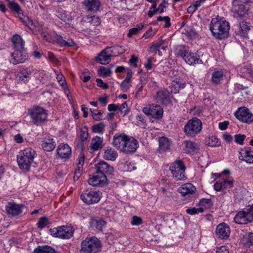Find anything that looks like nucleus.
<instances>
[{"instance_id":"nucleus-1","label":"nucleus","mask_w":253,"mask_h":253,"mask_svg":"<svg viewBox=\"0 0 253 253\" xmlns=\"http://www.w3.org/2000/svg\"><path fill=\"white\" fill-rule=\"evenodd\" d=\"M229 23L221 19L212 18L210 24V31L217 39L227 38L229 36Z\"/></svg>"},{"instance_id":"nucleus-2","label":"nucleus","mask_w":253,"mask_h":253,"mask_svg":"<svg viewBox=\"0 0 253 253\" xmlns=\"http://www.w3.org/2000/svg\"><path fill=\"white\" fill-rule=\"evenodd\" d=\"M28 115L32 123L36 126H42L48 120V111L39 105H34L29 108Z\"/></svg>"},{"instance_id":"nucleus-3","label":"nucleus","mask_w":253,"mask_h":253,"mask_svg":"<svg viewBox=\"0 0 253 253\" xmlns=\"http://www.w3.org/2000/svg\"><path fill=\"white\" fill-rule=\"evenodd\" d=\"M36 155V152L31 148L19 152L17 156V161L21 169L29 170Z\"/></svg>"},{"instance_id":"nucleus-4","label":"nucleus","mask_w":253,"mask_h":253,"mask_svg":"<svg viewBox=\"0 0 253 253\" xmlns=\"http://www.w3.org/2000/svg\"><path fill=\"white\" fill-rule=\"evenodd\" d=\"M102 244L96 237H87L81 242V253H99L101 252Z\"/></svg>"},{"instance_id":"nucleus-5","label":"nucleus","mask_w":253,"mask_h":253,"mask_svg":"<svg viewBox=\"0 0 253 253\" xmlns=\"http://www.w3.org/2000/svg\"><path fill=\"white\" fill-rule=\"evenodd\" d=\"M175 53L177 56L182 57L189 65L203 63L202 60L200 59L199 56L196 53L189 51L184 46H178L175 50Z\"/></svg>"},{"instance_id":"nucleus-6","label":"nucleus","mask_w":253,"mask_h":253,"mask_svg":"<svg viewBox=\"0 0 253 253\" xmlns=\"http://www.w3.org/2000/svg\"><path fill=\"white\" fill-rule=\"evenodd\" d=\"M202 129L201 121L197 118H193L189 120L185 124L183 131L187 136L194 137L201 132Z\"/></svg>"},{"instance_id":"nucleus-7","label":"nucleus","mask_w":253,"mask_h":253,"mask_svg":"<svg viewBox=\"0 0 253 253\" xmlns=\"http://www.w3.org/2000/svg\"><path fill=\"white\" fill-rule=\"evenodd\" d=\"M102 193L99 190L93 189H87L81 195L83 202L88 205L98 203L101 198Z\"/></svg>"},{"instance_id":"nucleus-8","label":"nucleus","mask_w":253,"mask_h":253,"mask_svg":"<svg viewBox=\"0 0 253 253\" xmlns=\"http://www.w3.org/2000/svg\"><path fill=\"white\" fill-rule=\"evenodd\" d=\"M251 1L249 0H234L232 2L235 16L242 18L248 14Z\"/></svg>"},{"instance_id":"nucleus-9","label":"nucleus","mask_w":253,"mask_h":253,"mask_svg":"<svg viewBox=\"0 0 253 253\" xmlns=\"http://www.w3.org/2000/svg\"><path fill=\"white\" fill-rule=\"evenodd\" d=\"M185 169L186 167L183 162L180 160L175 161L169 167V170L172 176L178 180H186Z\"/></svg>"},{"instance_id":"nucleus-10","label":"nucleus","mask_w":253,"mask_h":253,"mask_svg":"<svg viewBox=\"0 0 253 253\" xmlns=\"http://www.w3.org/2000/svg\"><path fill=\"white\" fill-rule=\"evenodd\" d=\"M41 36L44 40L48 42H52L55 41L57 44L62 46L71 47L75 45V42L72 39L65 37H62L57 34H56L54 39L47 33L45 32H42L41 33Z\"/></svg>"},{"instance_id":"nucleus-11","label":"nucleus","mask_w":253,"mask_h":253,"mask_svg":"<svg viewBox=\"0 0 253 253\" xmlns=\"http://www.w3.org/2000/svg\"><path fill=\"white\" fill-rule=\"evenodd\" d=\"M49 232L53 237L68 239L73 236L74 230L71 226H61L50 229Z\"/></svg>"},{"instance_id":"nucleus-12","label":"nucleus","mask_w":253,"mask_h":253,"mask_svg":"<svg viewBox=\"0 0 253 253\" xmlns=\"http://www.w3.org/2000/svg\"><path fill=\"white\" fill-rule=\"evenodd\" d=\"M32 73L30 68L20 66L15 72V80L18 83L26 84L31 80Z\"/></svg>"},{"instance_id":"nucleus-13","label":"nucleus","mask_w":253,"mask_h":253,"mask_svg":"<svg viewBox=\"0 0 253 253\" xmlns=\"http://www.w3.org/2000/svg\"><path fill=\"white\" fill-rule=\"evenodd\" d=\"M234 115L238 120L242 122L248 124L253 122V114L245 107L238 108L234 113Z\"/></svg>"},{"instance_id":"nucleus-14","label":"nucleus","mask_w":253,"mask_h":253,"mask_svg":"<svg viewBox=\"0 0 253 253\" xmlns=\"http://www.w3.org/2000/svg\"><path fill=\"white\" fill-rule=\"evenodd\" d=\"M143 112L147 116H151L153 118L160 119L163 115L162 108L158 105H149L143 108Z\"/></svg>"},{"instance_id":"nucleus-15","label":"nucleus","mask_w":253,"mask_h":253,"mask_svg":"<svg viewBox=\"0 0 253 253\" xmlns=\"http://www.w3.org/2000/svg\"><path fill=\"white\" fill-rule=\"evenodd\" d=\"M11 58L9 62L14 65L24 63L28 58V54L24 49L15 50L11 53Z\"/></svg>"},{"instance_id":"nucleus-16","label":"nucleus","mask_w":253,"mask_h":253,"mask_svg":"<svg viewBox=\"0 0 253 253\" xmlns=\"http://www.w3.org/2000/svg\"><path fill=\"white\" fill-rule=\"evenodd\" d=\"M196 188L190 183H186L178 188L177 191L186 199L193 197L195 194Z\"/></svg>"},{"instance_id":"nucleus-17","label":"nucleus","mask_w":253,"mask_h":253,"mask_svg":"<svg viewBox=\"0 0 253 253\" xmlns=\"http://www.w3.org/2000/svg\"><path fill=\"white\" fill-rule=\"evenodd\" d=\"M83 4L84 9L91 14H94L98 11L101 5L99 0H84Z\"/></svg>"},{"instance_id":"nucleus-18","label":"nucleus","mask_w":253,"mask_h":253,"mask_svg":"<svg viewBox=\"0 0 253 253\" xmlns=\"http://www.w3.org/2000/svg\"><path fill=\"white\" fill-rule=\"evenodd\" d=\"M96 172L99 174L107 175H111L114 171V169L108 163L101 161L95 165Z\"/></svg>"},{"instance_id":"nucleus-19","label":"nucleus","mask_w":253,"mask_h":253,"mask_svg":"<svg viewBox=\"0 0 253 253\" xmlns=\"http://www.w3.org/2000/svg\"><path fill=\"white\" fill-rule=\"evenodd\" d=\"M216 234L220 239H227L230 234V228L226 223H222L218 225L216 228Z\"/></svg>"},{"instance_id":"nucleus-20","label":"nucleus","mask_w":253,"mask_h":253,"mask_svg":"<svg viewBox=\"0 0 253 253\" xmlns=\"http://www.w3.org/2000/svg\"><path fill=\"white\" fill-rule=\"evenodd\" d=\"M139 144L136 139L133 138H128L122 152L125 153H133L138 147Z\"/></svg>"},{"instance_id":"nucleus-21","label":"nucleus","mask_w":253,"mask_h":253,"mask_svg":"<svg viewBox=\"0 0 253 253\" xmlns=\"http://www.w3.org/2000/svg\"><path fill=\"white\" fill-rule=\"evenodd\" d=\"M107 179L105 175L95 173L92 177L88 180V183L89 185L93 186H103L106 184Z\"/></svg>"},{"instance_id":"nucleus-22","label":"nucleus","mask_w":253,"mask_h":253,"mask_svg":"<svg viewBox=\"0 0 253 253\" xmlns=\"http://www.w3.org/2000/svg\"><path fill=\"white\" fill-rule=\"evenodd\" d=\"M239 159L249 164H253V148L247 147L240 152Z\"/></svg>"},{"instance_id":"nucleus-23","label":"nucleus","mask_w":253,"mask_h":253,"mask_svg":"<svg viewBox=\"0 0 253 253\" xmlns=\"http://www.w3.org/2000/svg\"><path fill=\"white\" fill-rule=\"evenodd\" d=\"M71 153V148L66 143L60 144L57 149V154L61 159H69Z\"/></svg>"},{"instance_id":"nucleus-24","label":"nucleus","mask_w":253,"mask_h":253,"mask_svg":"<svg viewBox=\"0 0 253 253\" xmlns=\"http://www.w3.org/2000/svg\"><path fill=\"white\" fill-rule=\"evenodd\" d=\"M128 138V137L125 134H115L113 137V145L121 151Z\"/></svg>"},{"instance_id":"nucleus-25","label":"nucleus","mask_w":253,"mask_h":253,"mask_svg":"<svg viewBox=\"0 0 253 253\" xmlns=\"http://www.w3.org/2000/svg\"><path fill=\"white\" fill-rule=\"evenodd\" d=\"M21 206L14 202H9L6 206L5 209L7 213L12 216H16L22 212Z\"/></svg>"},{"instance_id":"nucleus-26","label":"nucleus","mask_w":253,"mask_h":253,"mask_svg":"<svg viewBox=\"0 0 253 253\" xmlns=\"http://www.w3.org/2000/svg\"><path fill=\"white\" fill-rule=\"evenodd\" d=\"M155 99L158 103L168 104L170 102L169 92L167 90H160L157 92Z\"/></svg>"},{"instance_id":"nucleus-27","label":"nucleus","mask_w":253,"mask_h":253,"mask_svg":"<svg viewBox=\"0 0 253 253\" xmlns=\"http://www.w3.org/2000/svg\"><path fill=\"white\" fill-rule=\"evenodd\" d=\"M111 57L112 55L110 52V49L106 47L98 55L97 61L101 64L106 65L110 62Z\"/></svg>"},{"instance_id":"nucleus-28","label":"nucleus","mask_w":253,"mask_h":253,"mask_svg":"<svg viewBox=\"0 0 253 253\" xmlns=\"http://www.w3.org/2000/svg\"><path fill=\"white\" fill-rule=\"evenodd\" d=\"M11 41L12 43V46L15 50L24 49L25 42L19 35H14L12 37Z\"/></svg>"},{"instance_id":"nucleus-29","label":"nucleus","mask_w":253,"mask_h":253,"mask_svg":"<svg viewBox=\"0 0 253 253\" xmlns=\"http://www.w3.org/2000/svg\"><path fill=\"white\" fill-rule=\"evenodd\" d=\"M41 145L42 149L47 152L52 151L56 145L54 139L51 138H43L42 140Z\"/></svg>"},{"instance_id":"nucleus-30","label":"nucleus","mask_w":253,"mask_h":253,"mask_svg":"<svg viewBox=\"0 0 253 253\" xmlns=\"http://www.w3.org/2000/svg\"><path fill=\"white\" fill-rule=\"evenodd\" d=\"M184 150L187 154L196 153L199 150L198 145L194 142L190 140H186L184 141Z\"/></svg>"},{"instance_id":"nucleus-31","label":"nucleus","mask_w":253,"mask_h":253,"mask_svg":"<svg viewBox=\"0 0 253 253\" xmlns=\"http://www.w3.org/2000/svg\"><path fill=\"white\" fill-rule=\"evenodd\" d=\"M185 84L180 78H175L172 80L171 84V91L174 93H177L181 88H184Z\"/></svg>"},{"instance_id":"nucleus-32","label":"nucleus","mask_w":253,"mask_h":253,"mask_svg":"<svg viewBox=\"0 0 253 253\" xmlns=\"http://www.w3.org/2000/svg\"><path fill=\"white\" fill-rule=\"evenodd\" d=\"M103 137L96 136L93 137L90 144L89 147L93 151H97L103 147Z\"/></svg>"},{"instance_id":"nucleus-33","label":"nucleus","mask_w":253,"mask_h":253,"mask_svg":"<svg viewBox=\"0 0 253 253\" xmlns=\"http://www.w3.org/2000/svg\"><path fill=\"white\" fill-rule=\"evenodd\" d=\"M224 76V73L222 70H214L211 74V82L213 84L217 85L221 83Z\"/></svg>"},{"instance_id":"nucleus-34","label":"nucleus","mask_w":253,"mask_h":253,"mask_svg":"<svg viewBox=\"0 0 253 253\" xmlns=\"http://www.w3.org/2000/svg\"><path fill=\"white\" fill-rule=\"evenodd\" d=\"M118 153L112 148H107L104 152L103 158L108 161H114L118 157Z\"/></svg>"},{"instance_id":"nucleus-35","label":"nucleus","mask_w":253,"mask_h":253,"mask_svg":"<svg viewBox=\"0 0 253 253\" xmlns=\"http://www.w3.org/2000/svg\"><path fill=\"white\" fill-rule=\"evenodd\" d=\"M159 141V150L160 152L163 153L170 149V142L168 138L165 137H160Z\"/></svg>"},{"instance_id":"nucleus-36","label":"nucleus","mask_w":253,"mask_h":253,"mask_svg":"<svg viewBox=\"0 0 253 253\" xmlns=\"http://www.w3.org/2000/svg\"><path fill=\"white\" fill-rule=\"evenodd\" d=\"M239 27V35L243 38H248V32L250 31L251 27L250 23L244 21L240 23Z\"/></svg>"},{"instance_id":"nucleus-37","label":"nucleus","mask_w":253,"mask_h":253,"mask_svg":"<svg viewBox=\"0 0 253 253\" xmlns=\"http://www.w3.org/2000/svg\"><path fill=\"white\" fill-rule=\"evenodd\" d=\"M234 221L239 224H246L249 223L243 211H239L234 218Z\"/></svg>"},{"instance_id":"nucleus-38","label":"nucleus","mask_w":253,"mask_h":253,"mask_svg":"<svg viewBox=\"0 0 253 253\" xmlns=\"http://www.w3.org/2000/svg\"><path fill=\"white\" fill-rule=\"evenodd\" d=\"M88 134L87 128L82 129L81 131V134L80 135V139L78 140L77 143V147L79 148L83 149L84 147V142L87 140L88 138Z\"/></svg>"},{"instance_id":"nucleus-39","label":"nucleus","mask_w":253,"mask_h":253,"mask_svg":"<svg viewBox=\"0 0 253 253\" xmlns=\"http://www.w3.org/2000/svg\"><path fill=\"white\" fill-rule=\"evenodd\" d=\"M33 253H56L55 251L48 246H38L36 248Z\"/></svg>"},{"instance_id":"nucleus-40","label":"nucleus","mask_w":253,"mask_h":253,"mask_svg":"<svg viewBox=\"0 0 253 253\" xmlns=\"http://www.w3.org/2000/svg\"><path fill=\"white\" fill-rule=\"evenodd\" d=\"M205 143L207 145L211 147H216L220 144L219 139L215 136L207 137L205 139Z\"/></svg>"},{"instance_id":"nucleus-41","label":"nucleus","mask_w":253,"mask_h":253,"mask_svg":"<svg viewBox=\"0 0 253 253\" xmlns=\"http://www.w3.org/2000/svg\"><path fill=\"white\" fill-rule=\"evenodd\" d=\"M105 125L104 122H100L92 126L91 129L93 132L103 134L105 131Z\"/></svg>"},{"instance_id":"nucleus-42","label":"nucleus","mask_w":253,"mask_h":253,"mask_svg":"<svg viewBox=\"0 0 253 253\" xmlns=\"http://www.w3.org/2000/svg\"><path fill=\"white\" fill-rule=\"evenodd\" d=\"M110 49V53L112 56H116L124 52L125 50L121 46L116 45L112 47H107Z\"/></svg>"},{"instance_id":"nucleus-43","label":"nucleus","mask_w":253,"mask_h":253,"mask_svg":"<svg viewBox=\"0 0 253 253\" xmlns=\"http://www.w3.org/2000/svg\"><path fill=\"white\" fill-rule=\"evenodd\" d=\"M249 223L253 221V205H249L243 210Z\"/></svg>"},{"instance_id":"nucleus-44","label":"nucleus","mask_w":253,"mask_h":253,"mask_svg":"<svg viewBox=\"0 0 253 253\" xmlns=\"http://www.w3.org/2000/svg\"><path fill=\"white\" fill-rule=\"evenodd\" d=\"M93 225L99 231H102L104 227L105 226L106 222L102 219H96L92 221Z\"/></svg>"},{"instance_id":"nucleus-45","label":"nucleus","mask_w":253,"mask_h":253,"mask_svg":"<svg viewBox=\"0 0 253 253\" xmlns=\"http://www.w3.org/2000/svg\"><path fill=\"white\" fill-rule=\"evenodd\" d=\"M112 71L104 66H101L98 70V74L100 77H107L111 75Z\"/></svg>"},{"instance_id":"nucleus-46","label":"nucleus","mask_w":253,"mask_h":253,"mask_svg":"<svg viewBox=\"0 0 253 253\" xmlns=\"http://www.w3.org/2000/svg\"><path fill=\"white\" fill-rule=\"evenodd\" d=\"M54 72L56 74V79L61 86H66V82L64 76L63 74L55 70Z\"/></svg>"},{"instance_id":"nucleus-47","label":"nucleus","mask_w":253,"mask_h":253,"mask_svg":"<svg viewBox=\"0 0 253 253\" xmlns=\"http://www.w3.org/2000/svg\"><path fill=\"white\" fill-rule=\"evenodd\" d=\"M9 6L10 8L12 10H13L18 14L22 13V9L20 8V6L17 3L13 1H10L9 2Z\"/></svg>"},{"instance_id":"nucleus-48","label":"nucleus","mask_w":253,"mask_h":253,"mask_svg":"<svg viewBox=\"0 0 253 253\" xmlns=\"http://www.w3.org/2000/svg\"><path fill=\"white\" fill-rule=\"evenodd\" d=\"M48 218L46 217H41L38 223H37V226L39 228L42 229L44 228L48 224Z\"/></svg>"},{"instance_id":"nucleus-49","label":"nucleus","mask_w":253,"mask_h":253,"mask_svg":"<svg viewBox=\"0 0 253 253\" xmlns=\"http://www.w3.org/2000/svg\"><path fill=\"white\" fill-rule=\"evenodd\" d=\"M199 205L208 209L212 206V202L210 199H202L199 201Z\"/></svg>"},{"instance_id":"nucleus-50","label":"nucleus","mask_w":253,"mask_h":253,"mask_svg":"<svg viewBox=\"0 0 253 253\" xmlns=\"http://www.w3.org/2000/svg\"><path fill=\"white\" fill-rule=\"evenodd\" d=\"M204 211V209L201 207L199 208H193L191 209H187L186 210V213L190 215H195L199 213H202Z\"/></svg>"},{"instance_id":"nucleus-51","label":"nucleus","mask_w":253,"mask_h":253,"mask_svg":"<svg viewBox=\"0 0 253 253\" xmlns=\"http://www.w3.org/2000/svg\"><path fill=\"white\" fill-rule=\"evenodd\" d=\"M90 110L94 120L96 121H100L102 120V118L101 117L102 113L100 111L92 110V109H90Z\"/></svg>"},{"instance_id":"nucleus-52","label":"nucleus","mask_w":253,"mask_h":253,"mask_svg":"<svg viewBox=\"0 0 253 253\" xmlns=\"http://www.w3.org/2000/svg\"><path fill=\"white\" fill-rule=\"evenodd\" d=\"M183 34H185L187 37L190 38H196L198 36V34L196 31L192 29L188 28L187 30H185V31L182 32Z\"/></svg>"},{"instance_id":"nucleus-53","label":"nucleus","mask_w":253,"mask_h":253,"mask_svg":"<svg viewBox=\"0 0 253 253\" xmlns=\"http://www.w3.org/2000/svg\"><path fill=\"white\" fill-rule=\"evenodd\" d=\"M245 138L246 135L244 134H236L235 135V141L237 143L242 145Z\"/></svg>"},{"instance_id":"nucleus-54","label":"nucleus","mask_w":253,"mask_h":253,"mask_svg":"<svg viewBox=\"0 0 253 253\" xmlns=\"http://www.w3.org/2000/svg\"><path fill=\"white\" fill-rule=\"evenodd\" d=\"M130 85V82L124 80L121 84V88L123 92H126Z\"/></svg>"},{"instance_id":"nucleus-55","label":"nucleus","mask_w":253,"mask_h":253,"mask_svg":"<svg viewBox=\"0 0 253 253\" xmlns=\"http://www.w3.org/2000/svg\"><path fill=\"white\" fill-rule=\"evenodd\" d=\"M142 223V219L141 217L137 216H133L132 217L131 224L132 225H139Z\"/></svg>"},{"instance_id":"nucleus-56","label":"nucleus","mask_w":253,"mask_h":253,"mask_svg":"<svg viewBox=\"0 0 253 253\" xmlns=\"http://www.w3.org/2000/svg\"><path fill=\"white\" fill-rule=\"evenodd\" d=\"M169 3L166 0H163L162 2L159 5L158 7L159 10V13H163L164 12V9L168 7Z\"/></svg>"},{"instance_id":"nucleus-57","label":"nucleus","mask_w":253,"mask_h":253,"mask_svg":"<svg viewBox=\"0 0 253 253\" xmlns=\"http://www.w3.org/2000/svg\"><path fill=\"white\" fill-rule=\"evenodd\" d=\"M129 111V109L128 107V105L126 102L123 103L120 108V112L122 114H124V115H126Z\"/></svg>"},{"instance_id":"nucleus-58","label":"nucleus","mask_w":253,"mask_h":253,"mask_svg":"<svg viewBox=\"0 0 253 253\" xmlns=\"http://www.w3.org/2000/svg\"><path fill=\"white\" fill-rule=\"evenodd\" d=\"M243 74L245 77H252L253 78V71L252 69H247L244 68L242 69Z\"/></svg>"},{"instance_id":"nucleus-59","label":"nucleus","mask_w":253,"mask_h":253,"mask_svg":"<svg viewBox=\"0 0 253 253\" xmlns=\"http://www.w3.org/2000/svg\"><path fill=\"white\" fill-rule=\"evenodd\" d=\"M224 185V189L231 188L233 186V180L230 179H224L222 181Z\"/></svg>"},{"instance_id":"nucleus-60","label":"nucleus","mask_w":253,"mask_h":253,"mask_svg":"<svg viewBox=\"0 0 253 253\" xmlns=\"http://www.w3.org/2000/svg\"><path fill=\"white\" fill-rule=\"evenodd\" d=\"M216 253H229V250L227 247L222 246L216 248Z\"/></svg>"},{"instance_id":"nucleus-61","label":"nucleus","mask_w":253,"mask_h":253,"mask_svg":"<svg viewBox=\"0 0 253 253\" xmlns=\"http://www.w3.org/2000/svg\"><path fill=\"white\" fill-rule=\"evenodd\" d=\"M224 185L223 184V182H216L214 185V189L216 191H220L224 189Z\"/></svg>"},{"instance_id":"nucleus-62","label":"nucleus","mask_w":253,"mask_h":253,"mask_svg":"<svg viewBox=\"0 0 253 253\" xmlns=\"http://www.w3.org/2000/svg\"><path fill=\"white\" fill-rule=\"evenodd\" d=\"M96 82L98 86L104 89H106L108 88V85L106 83H104L101 79H97L96 80Z\"/></svg>"},{"instance_id":"nucleus-63","label":"nucleus","mask_w":253,"mask_h":253,"mask_svg":"<svg viewBox=\"0 0 253 253\" xmlns=\"http://www.w3.org/2000/svg\"><path fill=\"white\" fill-rule=\"evenodd\" d=\"M26 19V20H24L26 26L28 27L31 30H33L35 26V23L28 17H27Z\"/></svg>"},{"instance_id":"nucleus-64","label":"nucleus","mask_w":253,"mask_h":253,"mask_svg":"<svg viewBox=\"0 0 253 253\" xmlns=\"http://www.w3.org/2000/svg\"><path fill=\"white\" fill-rule=\"evenodd\" d=\"M82 173V169H78L77 168L75 169V172H74V180L75 181H77L79 177L81 176Z\"/></svg>"}]
</instances>
